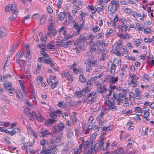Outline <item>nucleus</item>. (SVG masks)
<instances>
[{"label": "nucleus", "instance_id": "1", "mask_svg": "<svg viewBox=\"0 0 154 154\" xmlns=\"http://www.w3.org/2000/svg\"><path fill=\"white\" fill-rule=\"evenodd\" d=\"M119 6V2L117 0H112L109 4L108 8L110 14H112L116 11L117 8Z\"/></svg>", "mask_w": 154, "mask_h": 154}, {"label": "nucleus", "instance_id": "2", "mask_svg": "<svg viewBox=\"0 0 154 154\" xmlns=\"http://www.w3.org/2000/svg\"><path fill=\"white\" fill-rule=\"evenodd\" d=\"M11 10L12 13L14 14H17L19 12L18 10L16 8L15 5L13 4H9L5 8V11L7 12H9Z\"/></svg>", "mask_w": 154, "mask_h": 154}, {"label": "nucleus", "instance_id": "3", "mask_svg": "<svg viewBox=\"0 0 154 154\" xmlns=\"http://www.w3.org/2000/svg\"><path fill=\"white\" fill-rule=\"evenodd\" d=\"M71 44V42L70 41H61L59 42H57L56 45H58L60 47H63L64 48L69 47Z\"/></svg>", "mask_w": 154, "mask_h": 154}, {"label": "nucleus", "instance_id": "4", "mask_svg": "<svg viewBox=\"0 0 154 154\" xmlns=\"http://www.w3.org/2000/svg\"><path fill=\"white\" fill-rule=\"evenodd\" d=\"M99 146H100V145L99 143L95 144L94 146H93V145L91 146L90 150L88 151V153L91 152V153L92 152L93 153H95L98 151V147Z\"/></svg>", "mask_w": 154, "mask_h": 154}, {"label": "nucleus", "instance_id": "5", "mask_svg": "<svg viewBox=\"0 0 154 154\" xmlns=\"http://www.w3.org/2000/svg\"><path fill=\"white\" fill-rule=\"evenodd\" d=\"M5 88L7 90L14 91V89L12 86V84L10 82H5L4 84Z\"/></svg>", "mask_w": 154, "mask_h": 154}, {"label": "nucleus", "instance_id": "6", "mask_svg": "<svg viewBox=\"0 0 154 154\" xmlns=\"http://www.w3.org/2000/svg\"><path fill=\"white\" fill-rule=\"evenodd\" d=\"M96 61L88 59L85 61V64L87 66L93 67L95 66Z\"/></svg>", "mask_w": 154, "mask_h": 154}, {"label": "nucleus", "instance_id": "7", "mask_svg": "<svg viewBox=\"0 0 154 154\" xmlns=\"http://www.w3.org/2000/svg\"><path fill=\"white\" fill-rule=\"evenodd\" d=\"M55 27L53 28H48V35L50 36H54L57 33V32L56 30Z\"/></svg>", "mask_w": 154, "mask_h": 154}, {"label": "nucleus", "instance_id": "8", "mask_svg": "<svg viewBox=\"0 0 154 154\" xmlns=\"http://www.w3.org/2000/svg\"><path fill=\"white\" fill-rule=\"evenodd\" d=\"M112 128V127L111 125H109L108 126H104L101 128L102 133L103 135L106 134V131H110Z\"/></svg>", "mask_w": 154, "mask_h": 154}, {"label": "nucleus", "instance_id": "9", "mask_svg": "<svg viewBox=\"0 0 154 154\" xmlns=\"http://www.w3.org/2000/svg\"><path fill=\"white\" fill-rule=\"evenodd\" d=\"M49 149L51 153L54 154L57 153L58 152V150L56 148V146L55 145L51 146L49 148Z\"/></svg>", "mask_w": 154, "mask_h": 154}, {"label": "nucleus", "instance_id": "10", "mask_svg": "<svg viewBox=\"0 0 154 154\" xmlns=\"http://www.w3.org/2000/svg\"><path fill=\"white\" fill-rule=\"evenodd\" d=\"M117 61H119V60H114L113 61V63L112 64L111 68V71L112 74H114L115 73V70L116 69V63Z\"/></svg>", "mask_w": 154, "mask_h": 154}, {"label": "nucleus", "instance_id": "11", "mask_svg": "<svg viewBox=\"0 0 154 154\" xmlns=\"http://www.w3.org/2000/svg\"><path fill=\"white\" fill-rule=\"evenodd\" d=\"M115 102L114 101L110 102L109 104V109L113 110H117V108L115 106Z\"/></svg>", "mask_w": 154, "mask_h": 154}, {"label": "nucleus", "instance_id": "12", "mask_svg": "<svg viewBox=\"0 0 154 154\" xmlns=\"http://www.w3.org/2000/svg\"><path fill=\"white\" fill-rule=\"evenodd\" d=\"M81 143L83 144V147L85 149H86L89 147V146H91L93 144L91 143L90 141H87L82 143Z\"/></svg>", "mask_w": 154, "mask_h": 154}, {"label": "nucleus", "instance_id": "13", "mask_svg": "<svg viewBox=\"0 0 154 154\" xmlns=\"http://www.w3.org/2000/svg\"><path fill=\"white\" fill-rule=\"evenodd\" d=\"M52 17H50V20L49 21V26L48 28H53V27H55V22L52 19Z\"/></svg>", "mask_w": 154, "mask_h": 154}, {"label": "nucleus", "instance_id": "14", "mask_svg": "<svg viewBox=\"0 0 154 154\" xmlns=\"http://www.w3.org/2000/svg\"><path fill=\"white\" fill-rule=\"evenodd\" d=\"M66 16V14L63 12L60 13L57 15L58 18L61 21L63 20Z\"/></svg>", "mask_w": 154, "mask_h": 154}, {"label": "nucleus", "instance_id": "15", "mask_svg": "<svg viewBox=\"0 0 154 154\" xmlns=\"http://www.w3.org/2000/svg\"><path fill=\"white\" fill-rule=\"evenodd\" d=\"M56 122L55 119H48L45 123V124L46 125H48L54 124Z\"/></svg>", "mask_w": 154, "mask_h": 154}, {"label": "nucleus", "instance_id": "16", "mask_svg": "<svg viewBox=\"0 0 154 154\" xmlns=\"http://www.w3.org/2000/svg\"><path fill=\"white\" fill-rule=\"evenodd\" d=\"M16 95L17 98L20 100H22L23 99V95L20 91H16Z\"/></svg>", "mask_w": 154, "mask_h": 154}, {"label": "nucleus", "instance_id": "17", "mask_svg": "<svg viewBox=\"0 0 154 154\" xmlns=\"http://www.w3.org/2000/svg\"><path fill=\"white\" fill-rule=\"evenodd\" d=\"M25 114L28 115L29 114H32V116L35 115V112L34 111H31L30 109L28 108H26L25 109Z\"/></svg>", "mask_w": 154, "mask_h": 154}, {"label": "nucleus", "instance_id": "18", "mask_svg": "<svg viewBox=\"0 0 154 154\" xmlns=\"http://www.w3.org/2000/svg\"><path fill=\"white\" fill-rule=\"evenodd\" d=\"M5 29L2 27H0V38H2L5 35Z\"/></svg>", "mask_w": 154, "mask_h": 154}, {"label": "nucleus", "instance_id": "19", "mask_svg": "<svg viewBox=\"0 0 154 154\" xmlns=\"http://www.w3.org/2000/svg\"><path fill=\"white\" fill-rule=\"evenodd\" d=\"M20 130L18 128H14V129H13L10 132V135L11 136H13L17 132H20Z\"/></svg>", "mask_w": 154, "mask_h": 154}, {"label": "nucleus", "instance_id": "20", "mask_svg": "<svg viewBox=\"0 0 154 154\" xmlns=\"http://www.w3.org/2000/svg\"><path fill=\"white\" fill-rule=\"evenodd\" d=\"M82 144L81 143L79 146V148L78 149L75 150L74 152V154H80L82 151Z\"/></svg>", "mask_w": 154, "mask_h": 154}, {"label": "nucleus", "instance_id": "21", "mask_svg": "<svg viewBox=\"0 0 154 154\" xmlns=\"http://www.w3.org/2000/svg\"><path fill=\"white\" fill-rule=\"evenodd\" d=\"M96 134H94L90 137V142L91 143L93 144L95 143L94 141L96 140Z\"/></svg>", "mask_w": 154, "mask_h": 154}, {"label": "nucleus", "instance_id": "22", "mask_svg": "<svg viewBox=\"0 0 154 154\" xmlns=\"http://www.w3.org/2000/svg\"><path fill=\"white\" fill-rule=\"evenodd\" d=\"M11 76L9 74H7L3 76V79L5 82L8 81L11 79Z\"/></svg>", "mask_w": 154, "mask_h": 154}, {"label": "nucleus", "instance_id": "23", "mask_svg": "<svg viewBox=\"0 0 154 154\" xmlns=\"http://www.w3.org/2000/svg\"><path fill=\"white\" fill-rule=\"evenodd\" d=\"M35 118L37 120L40 122H41L42 121L43 119V117L40 114L38 115H34Z\"/></svg>", "mask_w": 154, "mask_h": 154}, {"label": "nucleus", "instance_id": "24", "mask_svg": "<svg viewBox=\"0 0 154 154\" xmlns=\"http://www.w3.org/2000/svg\"><path fill=\"white\" fill-rule=\"evenodd\" d=\"M109 144L108 143L105 144L104 143H103V144L102 143H100V149L102 150H105L109 146Z\"/></svg>", "mask_w": 154, "mask_h": 154}, {"label": "nucleus", "instance_id": "25", "mask_svg": "<svg viewBox=\"0 0 154 154\" xmlns=\"http://www.w3.org/2000/svg\"><path fill=\"white\" fill-rule=\"evenodd\" d=\"M118 77L117 76L116 77H112L111 78L110 80L109 81V82L112 84L115 83L118 80Z\"/></svg>", "mask_w": 154, "mask_h": 154}, {"label": "nucleus", "instance_id": "26", "mask_svg": "<svg viewBox=\"0 0 154 154\" xmlns=\"http://www.w3.org/2000/svg\"><path fill=\"white\" fill-rule=\"evenodd\" d=\"M59 128L58 129V132L63 131L65 125L63 123H60L58 125Z\"/></svg>", "mask_w": 154, "mask_h": 154}, {"label": "nucleus", "instance_id": "27", "mask_svg": "<svg viewBox=\"0 0 154 154\" xmlns=\"http://www.w3.org/2000/svg\"><path fill=\"white\" fill-rule=\"evenodd\" d=\"M86 40L85 39V37L81 38L79 39L76 41V43L78 44H81L82 43H84Z\"/></svg>", "mask_w": 154, "mask_h": 154}, {"label": "nucleus", "instance_id": "28", "mask_svg": "<svg viewBox=\"0 0 154 154\" xmlns=\"http://www.w3.org/2000/svg\"><path fill=\"white\" fill-rule=\"evenodd\" d=\"M65 77L69 81L71 82H72L73 80L72 79V77L70 75L69 73H67L66 74H65Z\"/></svg>", "mask_w": 154, "mask_h": 154}, {"label": "nucleus", "instance_id": "29", "mask_svg": "<svg viewBox=\"0 0 154 154\" xmlns=\"http://www.w3.org/2000/svg\"><path fill=\"white\" fill-rule=\"evenodd\" d=\"M123 151L122 147H120L118 148L116 150V153L115 154H123Z\"/></svg>", "mask_w": 154, "mask_h": 154}, {"label": "nucleus", "instance_id": "30", "mask_svg": "<svg viewBox=\"0 0 154 154\" xmlns=\"http://www.w3.org/2000/svg\"><path fill=\"white\" fill-rule=\"evenodd\" d=\"M96 93L95 92L93 94V97L91 100H89L88 102V103L91 104L94 102L96 100Z\"/></svg>", "mask_w": 154, "mask_h": 154}, {"label": "nucleus", "instance_id": "31", "mask_svg": "<svg viewBox=\"0 0 154 154\" xmlns=\"http://www.w3.org/2000/svg\"><path fill=\"white\" fill-rule=\"evenodd\" d=\"M46 17V16L45 15H43L42 18L40 19V23L42 25H43L45 22V18Z\"/></svg>", "mask_w": 154, "mask_h": 154}, {"label": "nucleus", "instance_id": "32", "mask_svg": "<svg viewBox=\"0 0 154 154\" xmlns=\"http://www.w3.org/2000/svg\"><path fill=\"white\" fill-rule=\"evenodd\" d=\"M96 46H97L96 45V44L94 43L93 45H91L89 46V47L91 49V51L92 52L95 51L96 50Z\"/></svg>", "mask_w": 154, "mask_h": 154}, {"label": "nucleus", "instance_id": "33", "mask_svg": "<svg viewBox=\"0 0 154 154\" xmlns=\"http://www.w3.org/2000/svg\"><path fill=\"white\" fill-rule=\"evenodd\" d=\"M39 36L40 38V40L42 42H45L47 40V38L45 36H44L42 33L39 34Z\"/></svg>", "mask_w": 154, "mask_h": 154}, {"label": "nucleus", "instance_id": "34", "mask_svg": "<svg viewBox=\"0 0 154 154\" xmlns=\"http://www.w3.org/2000/svg\"><path fill=\"white\" fill-rule=\"evenodd\" d=\"M42 151L41 152V153H42V154H51V153L49 149H45L43 148L42 149Z\"/></svg>", "mask_w": 154, "mask_h": 154}, {"label": "nucleus", "instance_id": "35", "mask_svg": "<svg viewBox=\"0 0 154 154\" xmlns=\"http://www.w3.org/2000/svg\"><path fill=\"white\" fill-rule=\"evenodd\" d=\"M76 95L79 97H81L82 96H84L85 93L84 92H83L81 90L77 92Z\"/></svg>", "mask_w": 154, "mask_h": 154}, {"label": "nucleus", "instance_id": "36", "mask_svg": "<svg viewBox=\"0 0 154 154\" xmlns=\"http://www.w3.org/2000/svg\"><path fill=\"white\" fill-rule=\"evenodd\" d=\"M79 79L80 81L82 82H85L86 79L85 77L83 75H80L79 76Z\"/></svg>", "mask_w": 154, "mask_h": 154}, {"label": "nucleus", "instance_id": "37", "mask_svg": "<svg viewBox=\"0 0 154 154\" xmlns=\"http://www.w3.org/2000/svg\"><path fill=\"white\" fill-rule=\"evenodd\" d=\"M20 42L18 41L14 43L12 46L11 48L13 51L15 50L17 48V45L19 44Z\"/></svg>", "mask_w": 154, "mask_h": 154}, {"label": "nucleus", "instance_id": "38", "mask_svg": "<svg viewBox=\"0 0 154 154\" xmlns=\"http://www.w3.org/2000/svg\"><path fill=\"white\" fill-rule=\"evenodd\" d=\"M59 32H62L63 34L64 35H65L66 34V32L65 30L64 27H62L58 30Z\"/></svg>", "mask_w": 154, "mask_h": 154}, {"label": "nucleus", "instance_id": "39", "mask_svg": "<svg viewBox=\"0 0 154 154\" xmlns=\"http://www.w3.org/2000/svg\"><path fill=\"white\" fill-rule=\"evenodd\" d=\"M54 129L53 130V133L55 134L56 132H58V129L59 128L58 125H55L54 127Z\"/></svg>", "mask_w": 154, "mask_h": 154}, {"label": "nucleus", "instance_id": "40", "mask_svg": "<svg viewBox=\"0 0 154 154\" xmlns=\"http://www.w3.org/2000/svg\"><path fill=\"white\" fill-rule=\"evenodd\" d=\"M124 11L125 13L130 14L132 12L131 10L128 8H125L123 10Z\"/></svg>", "mask_w": 154, "mask_h": 154}, {"label": "nucleus", "instance_id": "41", "mask_svg": "<svg viewBox=\"0 0 154 154\" xmlns=\"http://www.w3.org/2000/svg\"><path fill=\"white\" fill-rule=\"evenodd\" d=\"M98 43L99 45L101 46H104V47H106L108 45V44L107 43H105L102 40L98 42Z\"/></svg>", "mask_w": 154, "mask_h": 154}, {"label": "nucleus", "instance_id": "42", "mask_svg": "<svg viewBox=\"0 0 154 154\" xmlns=\"http://www.w3.org/2000/svg\"><path fill=\"white\" fill-rule=\"evenodd\" d=\"M113 51V53L116 54L118 56H121V53L119 52V51L117 49H114L112 51V52Z\"/></svg>", "mask_w": 154, "mask_h": 154}, {"label": "nucleus", "instance_id": "43", "mask_svg": "<svg viewBox=\"0 0 154 154\" xmlns=\"http://www.w3.org/2000/svg\"><path fill=\"white\" fill-rule=\"evenodd\" d=\"M95 128V125L93 123H90L88 125V128L89 130H91Z\"/></svg>", "mask_w": 154, "mask_h": 154}, {"label": "nucleus", "instance_id": "44", "mask_svg": "<svg viewBox=\"0 0 154 154\" xmlns=\"http://www.w3.org/2000/svg\"><path fill=\"white\" fill-rule=\"evenodd\" d=\"M83 92H84L85 93V94L86 93H88L89 91V87H86L84 88L82 90Z\"/></svg>", "mask_w": 154, "mask_h": 154}, {"label": "nucleus", "instance_id": "45", "mask_svg": "<svg viewBox=\"0 0 154 154\" xmlns=\"http://www.w3.org/2000/svg\"><path fill=\"white\" fill-rule=\"evenodd\" d=\"M104 115V113L102 111L101 113L98 115L96 119H103V116Z\"/></svg>", "mask_w": 154, "mask_h": 154}, {"label": "nucleus", "instance_id": "46", "mask_svg": "<svg viewBox=\"0 0 154 154\" xmlns=\"http://www.w3.org/2000/svg\"><path fill=\"white\" fill-rule=\"evenodd\" d=\"M104 135H103V134L102 136H101L100 137V140H99L98 143H102V144L104 143V142L103 141H104Z\"/></svg>", "mask_w": 154, "mask_h": 154}, {"label": "nucleus", "instance_id": "47", "mask_svg": "<svg viewBox=\"0 0 154 154\" xmlns=\"http://www.w3.org/2000/svg\"><path fill=\"white\" fill-rule=\"evenodd\" d=\"M20 67L22 68H24L26 65V61L24 60H22L20 64Z\"/></svg>", "mask_w": 154, "mask_h": 154}, {"label": "nucleus", "instance_id": "48", "mask_svg": "<svg viewBox=\"0 0 154 154\" xmlns=\"http://www.w3.org/2000/svg\"><path fill=\"white\" fill-rule=\"evenodd\" d=\"M122 28H124L127 30H129L130 29V28L128 26H127L126 24L124 22L122 23Z\"/></svg>", "mask_w": 154, "mask_h": 154}, {"label": "nucleus", "instance_id": "49", "mask_svg": "<svg viewBox=\"0 0 154 154\" xmlns=\"http://www.w3.org/2000/svg\"><path fill=\"white\" fill-rule=\"evenodd\" d=\"M58 83V81H57L56 82H54L53 84H52L51 85V89H54L56 86L57 85Z\"/></svg>", "mask_w": 154, "mask_h": 154}, {"label": "nucleus", "instance_id": "50", "mask_svg": "<svg viewBox=\"0 0 154 154\" xmlns=\"http://www.w3.org/2000/svg\"><path fill=\"white\" fill-rule=\"evenodd\" d=\"M22 52L21 51H20L17 54L16 58H20L22 56Z\"/></svg>", "mask_w": 154, "mask_h": 154}, {"label": "nucleus", "instance_id": "51", "mask_svg": "<svg viewBox=\"0 0 154 154\" xmlns=\"http://www.w3.org/2000/svg\"><path fill=\"white\" fill-rule=\"evenodd\" d=\"M17 15V14H14L12 17H11L9 18V21H13L15 19V18L16 17Z\"/></svg>", "mask_w": 154, "mask_h": 154}, {"label": "nucleus", "instance_id": "52", "mask_svg": "<svg viewBox=\"0 0 154 154\" xmlns=\"http://www.w3.org/2000/svg\"><path fill=\"white\" fill-rule=\"evenodd\" d=\"M73 116L72 118L73 121L75 122H76L77 121L76 118V113L75 112H73Z\"/></svg>", "mask_w": 154, "mask_h": 154}, {"label": "nucleus", "instance_id": "53", "mask_svg": "<svg viewBox=\"0 0 154 154\" xmlns=\"http://www.w3.org/2000/svg\"><path fill=\"white\" fill-rule=\"evenodd\" d=\"M31 89L30 90L31 91V95L33 97H34L35 96V90L33 89V87L32 88H31Z\"/></svg>", "mask_w": 154, "mask_h": 154}, {"label": "nucleus", "instance_id": "54", "mask_svg": "<svg viewBox=\"0 0 154 154\" xmlns=\"http://www.w3.org/2000/svg\"><path fill=\"white\" fill-rule=\"evenodd\" d=\"M46 143V140L44 139L43 140L41 141L40 142V144L44 147Z\"/></svg>", "mask_w": 154, "mask_h": 154}, {"label": "nucleus", "instance_id": "55", "mask_svg": "<svg viewBox=\"0 0 154 154\" xmlns=\"http://www.w3.org/2000/svg\"><path fill=\"white\" fill-rule=\"evenodd\" d=\"M108 52V51L105 48L101 49L100 51V54H106Z\"/></svg>", "mask_w": 154, "mask_h": 154}, {"label": "nucleus", "instance_id": "56", "mask_svg": "<svg viewBox=\"0 0 154 154\" xmlns=\"http://www.w3.org/2000/svg\"><path fill=\"white\" fill-rule=\"evenodd\" d=\"M41 133L44 137H45L46 135L49 134V132L47 130H46L45 131L41 132Z\"/></svg>", "mask_w": 154, "mask_h": 154}, {"label": "nucleus", "instance_id": "57", "mask_svg": "<svg viewBox=\"0 0 154 154\" xmlns=\"http://www.w3.org/2000/svg\"><path fill=\"white\" fill-rule=\"evenodd\" d=\"M50 116L53 119H55L57 117V116L54 113H52L50 114Z\"/></svg>", "mask_w": 154, "mask_h": 154}, {"label": "nucleus", "instance_id": "58", "mask_svg": "<svg viewBox=\"0 0 154 154\" xmlns=\"http://www.w3.org/2000/svg\"><path fill=\"white\" fill-rule=\"evenodd\" d=\"M96 50L95 51L97 54H100V51L101 49H100L97 46H96Z\"/></svg>", "mask_w": 154, "mask_h": 154}, {"label": "nucleus", "instance_id": "59", "mask_svg": "<svg viewBox=\"0 0 154 154\" xmlns=\"http://www.w3.org/2000/svg\"><path fill=\"white\" fill-rule=\"evenodd\" d=\"M93 31L94 32H96L99 31L100 30V29L99 27L97 26H96L95 28H94L93 27Z\"/></svg>", "mask_w": 154, "mask_h": 154}, {"label": "nucleus", "instance_id": "60", "mask_svg": "<svg viewBox=\"0 0 154 154\" xmlns=\"http://www.w3.org/2000/svg\"><path fill=\"white\" fill-rule=\"evenodd\" d=\"M107 54H102V57L101 58L100 60H103L107 58Z\"/></svg>", "mask_w": 154, "mask_h": 154}, {"label": "nucleus", "instance_id": "61", "mask_svg": "<svg viewBox=\"0 0 154 154\" xmlns=\"http://www.w3.org/2000/svg\"><path fill=\"white\" fill-rule=\"evenodd\" d=\"M100 77H101V76L100 75H99L98 76H96L92 78L91 79L92 81H93L97 80V79Z\"/></svg>", "mask_w": 154, "mask_h": 154}, {"label": "nucleus", "instance_id": "62", "mask_svg": "<svg viewBox=\"0 0 154 154\" xmlns=\"http://www.w3.org/2000/svg\"><path fill=\"white\" fill-rule=\"evenodd\" d=\"M94 36L92 35H90L89 36L85 37V39L86 40L90 39H94Z\"/></svg>", "mask_w": 154, "mask_h": 154}, {"label": "nucleus", "instance_id": "63", "mask_svg": "<svg viewBox=\"0 0 154 154\" xmlns=\"http://www.w3.org/2000/svg\"><path fill=\"white\" fill-rule=\"evenodd\" d=\"M47 9L48 12L50 13H53V11L51 8L49 6H48L47 8Z\"/></svg>", "mask_w": 154, "mask_h": 154}, {"label": "nucleus", "instance_id": "64", "mask_svg": "<svg viewBox=\"0 0 154 154\" xmlns=\"http://www.w3.org/2000/svg\"><path fill=\"white\" fill-rule=\"evenodd\" d=\"M43 79V78L42 76H39L37 78V82H38L40 83L42 82V80Z\"/></svg>", "mask_w": 154, "mask_h": 154}]
</instances>
